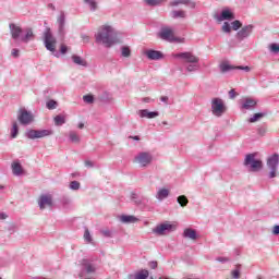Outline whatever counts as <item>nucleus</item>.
I'll return each mask as SVG.
<instances>
[{
	"instance_id": "2f4dec72",
	"label": "nucleus",
	"mask_w": 279,
	"mask_h": 279,
	"mask_svg": "<svg viewBox=\"0 0 279 279\" xmlns=\"http://www.w3.org/2000/svg\"><path fill=\"white\" fill-rule=\"evenodd\" d=\"M178 204H180V206H182V208H184L185 206H189V198H186V196L181 195L177 198Z\"/></svg>"
},
{
	"instance_id": "774afa93",
	"label": "nucleus",
	"mask_w": 279,
	"mask_h": 279,
	"mask_svg": "<svg viewBox=\"0 0 279 279\" xmlns=\"http://www.w3.org/2000/svg\"><path fill=\"white\" fill-rule=\"evenodd\" d=\"M162 125H168L167 121H163V122H162Z\"/></svg>"
},
{
	"instance_id": "338daca9",
	"label": "nucleus",
	"mask_w": 279,
	"mask_h": 279,
	"mask_svg": "<svg viewBox=\"0 0 279 279\" xmlns=\"http://www.w3.org/2000/svg\"><path fill=\"white\" fill-rule=\"evenodd\" d=\"M131 197H132V199H136V193H132V195H131Z\"/></svg>"
},
{
	"instance_id": "a211bd4d",
	"label": "nucleus",
	"mask_w": 279,
	"mask_h": 279,
	"mask_svg": "<svg viewBox=\"0 0 279 279\" xmlns=\"http://www.w3.org/2000/svg\"><path fill=\"white\" fill-rule=\"evenodd\" d=\"M82 265L83 268L81 271V277L84 276V274H95V266L88 259H83Z\"/></svg>"
},
{
	"instance_id": "8fccbe9b",
	"label": "nucleus",
	"mask_w": 279,
	"mask_h": 279,
	"mask_svg": "<svg viewBox=\"0 0 279 279\" xmlns=\"http://www.w3.org/2000/svg\"><path fill=\"white\" fill-rule=\"evenodd\" d=\"M216 260H218V263H230V258L228 257H217Z\"/></svg>"
},
{
	"instance_id": "cd10ccee",
	"label": "nucleus",
	"mask_w": 279,
	"mask_h": 279,
	"mask_svg": "<svg viewBox=\"0 0 279 279\" xmlns=\"http://www.w3.org/2000/svg\"><path fill=\"white\" fill-rule=\"evenodd\" d=\"M72 60L74 64H77L78 66H87L86 60H84L82 57L77 54H73Z\"/></svg>"
},
{
	"instance_id": "9d476101",
	"label": "nucleus",
	"mask_w": 279,
	"mask_h": 279,
	"mask_svg": "<svg viewBox=\"0 0 279 279\" xmlns=\"http://www.w3.org/2000/svg\"><path fill=\"white\" fill-rule=\"evenodd\" d=\"M159 38H161V40H166L167 43H179L175 35H173V29L169 27H163L160 29Z\"/></svg>"
},
{
	"instance_id": "39448f33",
	"label": "nucleus",
	"mask_w": 279,
	"mask_h": 279,
	"mask_svg": "<svg viewBox=\"0 0 279 279\" xmlns=\"http://www.w3.org/2000/svg\"><path fill=\"white\" fill-rule=\"evenodd\" d=\"M226 104L221 98H214L211 100V112L215 117H223L226 114Z\"/></svg>"
},
{
	"instance_id": "79ce46f5",
	"label": "nucleus",
	"mask_w": 279,
	"mask_h": 279,
	"mask_svg": "<svg viewBox=\"0 0 279 279\" xmlns=\"http://www.w3.org/2000/svg\"><path fill=\"white\" fill-rule=\"evenodd\" d=\"M80 186H81V184H80V182H77V181H72V182L70 183V189H71V191H80Z\"/></svg>"
},
{
	"instance_id": "f704fd0d",
	"label": "nucleus",
	"mask_w": 279,
	"mask_h": 279,
	"mask_svg": "<svg viewBox=\"0 0 279 279\" xmlns=\"http://www.w3.org/2000/svg\"><path fill=\"white\" fill-rule=\"evenodd\" d=\"M231 27L234 32H239V29L243 27V23H241L239 20H235L231 23Z\"/></svg>"
},
{
	"instance_id": "09e8293b",
	"label": "nucleus",
	"mask_w": 279,
	"mask_h": 279,
	"mask_svg": "<svg viewBox=\"0 0 279 279\" xmlns=\"http://www.w3.org/2000/svg\"><path fill=\"white\" fill-rule=\"evenodd\" d=\"M148 267H150V269H157L158 268V262H156V260L149 262Z\"/></svg>"
},
{
	"instance_id": "13d9d810",
	"label": "nucleus",
	"mask_w": 279,
	"mask_h": 279,
	"mask_svg": "<svg viewBox=\"0 0 279 279\" xmlns=\"http://www.w3.org/2000/svg\"><path fill=\"white\" fill-rule=\"evenodd\" d=\"M85 167H95V165L93 163V161L86 160L85 161Z\"/></svg>"
},
{
	"instance_id": "393cba45",
	"label": "nucleus",
	"mask_w": 279,
	"mask_h": 279,
	"mask_svg": "<svg viewBox=\"0 0 279 279\" xmlns=\"http://www.w3.org/2000/svg\"><path fill=\"white\" fill-rule=\"evenodd\" d=\"M191 5V8H195V3L191 2V0H173L170 2V5H172L173 8L178 7V5Z\"/></svg>"
},
{
	"instance_id": "e433bc0d",
	"label": "nucleus",
	"mask_w": 279,
	"mask_h": 279,
	"mask_svg": "<svg viewBox=\"0 0 279 279\" xmlns=\"http://www.w3.org/2000/svg\"><path fill=\"white\" fill-rule=\"evenodd\" d=\"M69 138L72 143H80V135H77L75 131L70 132Z\"/></svg>"
},
{
	"instance_id": "6e6d98bb",
	"label": "nucleus",
	"mask_w": 279,
	"mask_h": 279,
	"mask_svg": "<svg viewBox=\"0 0 279 279\" xmlns=\"http://www.w3.org/2000/svg\"><path fill=\"white\" fill-rule=\"evenodd\" d=\"M11 53H12L13 58H19V49H16V48L12 49Z\"/></svg>"
},
{
	"instance_id": "7ed1b4c3",
	"label": "nucleus",
	"mask_w": 279,
	"mask_h": 279,
	"mask_svg": "<svg viewBox=\"0 0 279 279\" xmlns=\"http://www.w3.org/2000/svg\"><path fill=\"white\" fill-rule=\"evenodd\" d=\"M244 167H248L250 171L256 173L263 169V160L256 159V154H248L245 156Z\"/></svg>"
},
{
	"instance_id": "ea45409f",
	"label": "nucleus",
	"mask_w": 279,
	"mask_h": 279,
	"mask_svg": "<svg viewBox=\"0 0 279 279\" xmlns=\"http://www.w3.org/2000/svg\"><path fill=\"white\" fill-rule=\"evenodd\" d=\"M46 107L48 108V110H56V108H58V102L56 100H49L46 104Z\"/></svg>"
},
{
	"instance_id": "20e7f679",
	"label": "nucleus",
	"mask_w": 279,
	"mask_h": 279,
	"mask_svg": "<svg viewBox=\"0 0 279 279\" xmlns=\"http://www.w3.org/2000/svg\"><path fill=\"white\" fill-rule=\"evenodd\" d=\"M58 40L53 37V33H51V28H46L44 32V45L47 51L56 52V45Z\"/></svg>"
},
{
	"instance_id": "3c124183",
	"label": "nucleus",
	"mask_w": 279,
	"mask_h": 279,
	"mask_svg": "<svg viewBox=\"0 0 279 279\" xmlns=\"http://www.w3.org/2000/svg\"><path fill=\"white\" fill-rule=\"evenodd\" d=\"M66 51H69V47H66V45H61L60 52L64 56Z\"/></svg>"
},
{
	"instance_id": "a19ab883",
	"label": "nucleus",
	"mask_w": 279,
	"mask_h": 279,
	"mask_svg": "<svg viewBox=\"0 0 279 279\" xmlns=\"http://www.w3.org/2000/svg\"><path fill=\"white\" fill-rule=\"evenodd\" d=\"M84 239L87 243H93V236L90 235V231L85 229Z\"/></svg>"
},
{
	"instance_id": "473e14b6",
	"label": "nucleus",
	"mask_w": 279,
	"mask_h": 279,
	"mask_svg": "<svg viewBox=\"0 0 279 279\" xmlns=\"http://www.w3.org/2000/svg\"><path fill=\"white\" fill-rule=\"evenodd\" d=\"M66 123V119L64 118V116H57L54 117V124L60 126V125H64Z\"/></svg>"
},
{
	"instance_id": "0e129e2a",
	"label": "nucleus",
	"mask_w": 279,
	"mask_h": 279,
	"mask_svg": "<svg viewBox=\"0 0 279 279\" xmlns=\"http://www.w3.org/2000/svg\"><path fill=\"white\" fill-rule=\"evenodd\" d=\"M78 129H80V130H84V123L81 122V123L78 124Z\"/></svg>"
},
{
	"instance_id": "69168bd1",
	"label": "nucleus",
	"mask_w": 279,
	"mask_h": 279,
	"mask_svg": "<svg viewBox=\"0 0 279 279\" xmlns=\"http://www.w3.org/2000/svg\"><path fill=\"white\" fill-rule=\"evenodd\" d=\"M144 101H145V104H149L150 98L146 97V98H144Z\"/></svg>"
},
{
	"instance_id": "2eb2a0df",
	"label": "nucleus",
	"mask_w": 279,
	"mask_h": 279,
	"mask_svg": "<svg viewBox=\"0 0 279 279\" xmlns=\"http://www.w3.org/2000/svg\"><path fill=\"white\" fill-rule=\"evenodd\" d=\"M175 58H181L184 60V64L199 63V59L195 57L192 52H180L174 56Z\"/></svg>"
},
{
	"instance_id": "423d86ee",
	"label": "nucleus",
	"mask_w": 279,
	"mask_h": 279,
	"mask_svg": "<svg viewBox=\"0 0 279 279\" xmlns=\"http://www.w3.org/2000/svg\"><path fill=\"white\" fill-rule=\"evenodd\" d=\"M53 134L52 130H34L31 129L26 131L25 136L31 141H35V138H45L47 136H51Z\"/></svg>"
},
{
	"instance_id": "a878e982",
	"label": "nucleus",
	"mask_w": 279,
	"mask_h": 279,
	"mask_svg": "<svg viewBox=\"0 0 279 279\" xmlns=\"http://www.w3.org/2000/svg\"><path fill=\"white\" fill-rule=\"evenodd\" d=\"M120 221L121 223H136V221H138V218H136L135 216L122 215L120 216Z\"/></svg>"
},
{
	"instance_id": "412c9836",
	"label": "nucleus",
	"mask_w": 279,
	"mask_h": 279,
	"mask_svg": "<svg viewBox=\"0 0 279 279\" xmlns=\"http://www.w3.org/2000/svg\"><path fill=\"white\" fill-rule=\"evenodd\" d=\"M130 279H147L149 278V270L147 269H142L134 275H130Z\"/></svg>"
},
{
	"instance_id": "ddd939ff",
	"label": "nucleus",
	"mask_w": 279,
	"mask_h": 279,
	"mask_svg": "<svg viewBox=\"0 0 279 279\" xmlns=\"http://www.w3.org/2000/svg\"><path fill=\"white\" fill-rule=\"evenodd\" d=\"M214 19L218 23H223V21H234V13L230 9H223L220 14L214 15Z\"/></svg>"
},
{
	"instance_id": "58836bf2",
	"label": "nucleus",
	"mask_w": 279,
	"mask_h": 279,
	"mask_svg": "<svg viewBox=\"0 0 279 279\" xmlns=\"http://www.w3.org/2000/svg\"><path fill=\"white\" fill-rule=\"evenodd\" d=\"M221 32H223V34H231L232 26L228 22H225L221 27Z\"/></svg>"
},
{
	"instance_id": "c03bdc74",
	"label": "nucleus",
	"mask_w": 279,
	"mask_h": 279,
	"mask_svg": "<svg viewBox=\"0 0 279 279\" xmlns=\"http://www.w3.org/2000/svg\"><path fill=\"white\" fill-rule=\"evenodd\" d=\"M85 3L89 4V8L93 12H95V10H97V2H95V0H85Z\"/></svg>"
},
{
	"instance_id": "f8f14e48",
	"label": "nucleus",
	"mask_w": 279,
	"mask_h": 279,
	"mask_svg": "<svg viewBox=\"0 0 279 279\" xmlns=\"http://www.w3.org/2000/svg\"><path fill=\"white\" fill-rule=\"evenodd\" d=\"M173 230H175V226L166 222L157 226L155 229H153V232L159 236H162V234H167V232H173Z\"/></svg>"
},
{
	"instance_id": "f257e3e1",
	"label": "nucleus",
	"mask_w": 279,
	"mask_h": 279,
	"mask_svg": "<svg viewBox=\"0 0 279 279\" xmlns=\"http://www.w3.org/2000/svg\"><path fill=\"white\" fill-rule=\"evenodd\" d=\"M95 38L98 45H104L107 48L113 47V45L119 43L117 31L110 25H102L95 35Z\"/></svg>"
},
{
	"instance_id": "5701e85b",
	"label": "nucleus",
	"mask_w": 279,
	"mask_h": 279,
	"mask_svg": "<svg viewBox=\"0 0 279 279\" xmlns=\"http://www.w3.org/2000/svg\"><path fill=\"white\" fill-rule=\"evenodd\" d=\"M13 175H23V166L19 161H13L11 165Z\"/></svg>"
},
{
	"instance_id": "bf43d9fd",
	"label": "nucleus",
	"mask_w": 279,
	"mask_h": 279,
	"mask_svg": "<svg viewBox=\"0 0 279 279\" xmlns=\"http://www.w3.org/2000/svg\"><path fill=\"white\" fill-rule=\"evenodd\" d=\"M48 9L52 10V12H56V5L53 3H49Z\"/></svg>"
},
{
	"instance_id": "c756f323",
	"label": "nucleus",
	"mask_w": 279,
	"mask_h": 279,
	"mask_svg": "<svg viewBox=\"0 0 279 279\" xmlns=\"http://www.w3.org/2000/svg\"><path fill=\"white\" fill-rule=\"evenodd\" d=\"M267 113L264 112H259V113H255L253 117L250 118L248 123H256V121H260V119H263V117H265Z\"/></svg>"
},
{
	"instance_id": "603ef678",
	"label": "nucleus",
	"mask_w": 279,
	"mask_h": 279,
	"mask_svg": "<svg viewBox=\"0 0 279 279\" xmlns=\"http://www.w3.org/2000/svg\"><path fill=\"white\" fill-rule=\"evenodd\" d=\"M272 234H275V236H278V234H279V225L274 227Z\"/></svg>"
},
{
	"instance_id": "e2e57ef3",
	"label": "nucleus",
	"mask_w": 279,
	"mask_h": 279,
	"mask_svg": "<svg viewBox=\"0 0 279 279\" xmlns=\"http://www.w3.org/2000/svg\"><path fill=\"white\" fill-rule=\"evenodd\" d=\"M130 138H133V141H141V137L138 135L130 136Z\"/></svg>"
},
{
	"instance_id": "c85d7f7f",
	"label": "nucleus",
	"mask_w": 279,
	"mask_h": 279,
	"mask_svg": "<svg viewBox=\"0 0 279 279\" xmlns=\"http://www.w3.org/2000/svg\"><path fill=\"white\" fill-rule=\"evenodd\" d=\"M172 19H186V11L178 10L171 12Z\"/></svg>"
},
{
	"instance_id": "37998d69",
	"label": "nucleus",
	"mask_w": 279,
	"mask_h": 279,
	"mask_svg": "<svg viewBox=\"0 0 279 279\" xmlns=\"http://www.w3.org/2000/svg\"><path fill=\"white\" fill-rule=\"evenodd\" d=\"M83 101H85V104H93L95 101V97H93V95H85L83 96Z\"/></svg>"
},
{
	"instance_id": "f3484780",
	"label": "nucleus",
	"mask_w": 279,
	"mask_h": 279,
	"mask_svg": "<svg viewBox=\"0 0 279 279\" xmlns=\"http://www.w3.org/2000/svg\"><path fill=\"white\" fill-rule=\"evenodd\" d=\"M53 201L51 198V195L44 194L39 197L38 205L40 210H45L46 206H52Z\"/></svg>"
},
{
	"instance_id": "4468645a",
	"label": "nucleus",
	"mask_w": 279,
	"mask_h": 279,
	"mask_svg": "<svg viewBox=\"0 0 279 279\" xmlns=\"http://www.w3.org/2000/svg\"><path fill=\"white\" fill-rule=\"evenodd\" d=\"M252 69L247 65L243 66V65H230L228 63H221L220 64V71L221 73H228V71H245L246 73H250Z\"/></svg>"
},
{
	"instance_id": "de8ad7c7",
	"label": "nucleus",
	"mask_w": 279,
	"mask_h": 279,
	"mask_svg": "<svg viewBox=\"0 0 279 279\" xmlns=\"http://www.w3.org/2000/svg\"><path fill=\"white\" fill-rule=\"evenodd\" d=\"M101 234H104L105 236H107V239H112V231L106 229V230H101Z\"/></svg>"
},
{
	"instance_id": "1a4fd4ad",
	"label": "nucleus",
	"mask_w": 279,
	"mask_h": 279,
	"mask_svg": "<svg viewBox=\"0 0 279 279\" xmlns=\"http://www.w3.org/2000/svg\"><path fill=\"white\" fill-rule=\"evenodd\" d=\"M17 120L20 121L21 125H29V123L34 122V114L26 109H20Z\"/></svg>"
},
{
	"instance_id": "dca6fc26",
	"label": "nucleus",
	"mask_w": 279,
	"mask_h": 279,
	"mask_svg": "<svg viewBox=\"0 0 279 279\" xmlns=\"http://www.w3.org/2000/svg\"><path fill=\"white\" fill-rule=\"evenodd\" d=\"M256 100L254 98H244L241 101V110H254L256 108Z\"/></svg>"
},
{
	"instance_id": "7c9ffc66",
	"label": "nucleus",
	"mask_w": 279,
	"mask_h": 279,
	"mask_svg": "<svg viewBox=\"0 0 279 279\" xmlns=\"http://www.w3.org/2000/svg\"><path fill=\"white\" fill-rule=\"evenodd\" d=\"M185 69L189 73H195L199 69V63H187Z\"/></svg>"
},
{
	"instance_id": "0eeeda50",
	"label": "nucleus",
	"mask_w": 279,
	"mask_h": 279,
	"mask_svg": "<svg viewBox=\"0 0 279 279\" xmlns=\"http://www.w3.org/2000/svg\"><path fill=\"white\" fill-rule=\"evenodd\" d=\"M278 163H279V155L278 154H274L272 156H270L267 159V167H268V169H270L268 178L270 180L276 178V175L278 173Z\"/></svg>"
},
{
	"instance_id": "052dcab7",
	"label": "nucleus",
	"mask_w": 279,
	"mask_h": 279,
	"mask_svg": "<svg viewBox=\"0 0 279 279\" xmlns=\"http://www.w3.org/2000/svg\"><path fill=\"white\" fill-rule=\"evenodd\" d=\"M265 132H266L265 128L258 129V134H260V136H263L265 134Z\"/></svg>"
},
{
	"instance_id": "bb28decb",
	"label": "nucleus",
	"mask_w": 279,
	"mask_h": 279,
	"mask_svg": "<svg viewBox=\"0 0 279 279\" xmlns=\"http://www.w3.org/2000/svg\"><path fill=\"white\" fill-rule=\"evenodd\" d=\"M167 197H169V190L167 189H160L156 194V199H158V202H162L163 199H167Z\"/></svg>"
},
{
	"instance_id": "4c0bfd02",
	"label": "nucleus",
	"mask_w": 279,
	"mask_h": 279,
	"mask_svg": "<svg viewBox=\"0 0 279 279\" xmlns=\"http://www.w3.org/2000/svg\"><path fill=\"white\" fill-rule=\"evenodd\" d=\"M16 136H19V124L14 122L11 129V138H16Z\"/></svg>"
},
{
	"instance_id": "6e6552de",
	"label": "nucleus",
	"mask_w": 279,
	"mask_h": 279,
	"mask_svg": "<svg viewBox=\"0 0 279 279\" xmlns=\"http://www.w3.org/2000/svg\"><path fill=\"white\" fill-rule=\"evenodd\" d=\"M151 160H154V156L147 151L138 153L134 158V162L140 165V167H149Z\"/></svg>"
},
{
	"instance_id": "4d7b16f0",
	"label": "nucleus",
	"mask_w": 279,
	"mask_h": 279,
	"mask_svg": "<svg viewBox=\"0 0 279 279\" xmlns=\"http://www.w3.org/2000/svg\"><path fill=\"white\" fill-rule=\"evenodd\" d=\"M82 39L84 43H88L90 40V37H88L87 35H82Z\"/></svg>"
},
{
	"instance_id": "b1692460",
	"label": "nucleus",
	"mask_w": 279,
	"mask_h": 279,
	"mask_svg": "<svg viewBox=\"0 0 279 279\" xmlns=\"http://www.w3.org/2000/svg\"><path fill=\"white\" fill-rule=\"evenodd\" d=\"M183 236L185 239H191L192 241H195L197 239V231L194 229L187 228L183 232Z\"/></svg>"
},
{
	"instance_id": "c9c22d12",
	"label": "nucleus",
	"mask_w": 279,
	"mask_h": 279,
	"mask_svg": "<svg viewBox=\"0 0 279 279\" xmlns=\"http://www.w3.org/2000/svg\"><path fill=\"white\" fill-rule=\"evenodd\" d=\"M231 276L233 279L241 278V265H236V269L231 271Z\"/></svg>"
},
{
	"instance_id": "4be33fe9",
	"label": "nucleus",
	"mask_w": 279,
	"mask_h": 279,
	"mask_svg": "<svg viewBox=\"0 0 279 279\" xmlns=\"http://www.w3.org/2000/svg\"><path fill=\"white\" fill-rule=\"evenodd\" d=\"M57 21L59 23V34L64 35V24L66 22V15H64V11L60 12Z\"/></svg>"
},
{
	"instance_id": "aec40b11",
	"label": "nucleus",
	"mask_w": 279,
	"mask_h": 279,
	"mask_svg": "<svg viewBox=\"0 0 279 279\" xmlns=\"http://www.w3.org/2000/svg\"><path fill=\"white\" fill-rule=\"evenodd\" d=\"M138 114L142 119H156V117H160V113L158 111H149L147 109L140 110Z\"/></svg>"
},
{
	"instance_id": "6ab92c4d",
	"label": "nucleus",
	"mask_w": 279,
	"mask_h": 279,
	"mask_svg": "<svg viewBox=\"0 0 279 279\" xmlns=\"http://www.w3.org/2000/svg\"><path fill=\"white\" fill-rule=\"evenodd\" d=\"M145 56L148 58V60H162L165 58V54H162L161 51L158 50H146Z\"/></svg>"
},
{
	"instance_id": "864d4df0",
	"label": "nucleus",
	"mask_w": 279,
	"mask_h": 279,
	"mask_svg": "<svg viewBox=\"0 0 279 279\" xmlns=\"http://www.w3.org/2000/svg\"><path fill=\"white\" fill-rule=\"evenodd\" d=\"M160 101H162L163 104L169 105V97L168 96H161Z\"/></svg>"
},
{
	"instance_id": "f03ea898",
	"label": "nucleus",
	"mask_w": 279,
	"mask_h": 279,
	"mask_svg": "<svg viewBox=\"0 0 279 279\" xmlns=\"http://www.w3.org/2000/svg\"><path fill=\"white\" fill-rule=\"evenodd\" d=\"M9 28L13 40H19L20 38L22 43H29L34 38V31L32 28H25V35H23V28L14 23H11Z\"/></svg>"
},
{
	"instance_id": "72a5a7b5",
	"label": "nucleus",
	"mask_w": 279,
	"mask_h": 279,
	"mask_svg": "<svg viewBox=\"0 0 279 279\" xmlns=\"http://www.w3.org/2000/svg\"><path fill=\"white\" fill-rule=\"evenodd\" d=\"M121 54L123 58H130L132 56V50H130V47L123 46L121 48Z\"/></svg>"
},
{
	"instance_id": "5fc2aeb1",
	"label": "nucleus",
	"mask_w": 279,
	"mask_h": 279,
	"mask_svg": "<svg viewBox=\"0 0 279 279\" xmlns=\"http://www.w3.org/2000/svg\"><path fill=\"white\" fill-rule=\"evenodd\" d=\"M229 97H230V99H234V97H236V92H234V89H231L229 92Z\"/></svg>"
},
{
	"instance_id": "49530a36",
	"label": "nucleus",
	"mask_w": 279,
	"mask_h": 279,
	"mask_svg": "<svg viewBox=\"0 0 279 279\" xmlns=\"http://www.w3.org/2000/svg\"><path fill=\"white\" fill-rule=\"evenodd\" d=\"M147 5H158L161 0H144Z\"/></svg>"
},
{
	"instance_id": "680f3d73",
	"label": "nucleus",
	"mask_w": 279,
	"mask_h": 279,
	"mask_svg": "<svg viewBox=\"0 0 279 279\" xmlns=\"http://www.w3.org/2000/svg\"><path fill=\"white\" fill-rule=\"evenodd\" d=\"M0 219H8V215L5 213H1L0 214Z\"/></svg>"
},
{
	"instance_id": "9b49d317",
	"label": "nucleus",
	"mask_w": 279,
	"mask_h": 279,
	"mask_svg": "<svg viewBox=\"0 0 279 279\" xmlns=\"http://www.w3.org/2000/svg\"><path fill=\"white\" fill-rule=\"evenodd\" d=\"M252 32H254V25L248 24L246 26H243L235 35L236 40H245V38H250L252 35Z\"/></svg>"
},
{
	"instance_id": "a18cd8bd",
	"label": "nucleus",
	"mask_w": 279,
	"mask_h": 279,
	"mask_svg": "<svg viewBox=\"0 0 279 279\" xmlns=\"http://www.w3.org/2000/svg\"><path fill=\"white\" fill-rule=\"evenodd\" d=\"M269 49L271 53H279V44H270Z\"/></svg>"
}]
</instances>
